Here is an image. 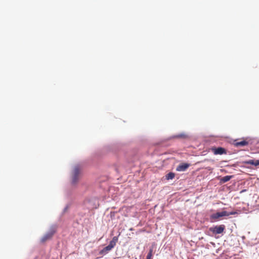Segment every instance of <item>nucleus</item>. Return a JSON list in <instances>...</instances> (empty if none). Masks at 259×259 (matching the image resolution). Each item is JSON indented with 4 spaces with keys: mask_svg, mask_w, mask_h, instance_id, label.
Wrapping results in <instances>:
<instances>
[{
    "mask_svg": "<svg viewBox=\"0 0 259 259\" xmlns=\"http://www.w3.org/2000/svg\"><path fill=\"white\" fill-rule=\"evenodd\" d=\"M236 212L235 211L228 212L227 211H223L222 212H218L215 213H213L210 216V220L211 222L218 221L220 220V218L229 216L230 215H233L236 214Z\"/></svg>",
    "mask_w": 259,
    "mask_h": 259,
    "instance_id": "1",
    "label": "nucleus"
},
{
    "mask_svg": "<svg viewBox=\"0 0 259 259\" xmlns=\"http://www.w3.org/2000/svg\"><path fill=\"white\" fill-rule=\"evenodd\" d=\"M80 168L78 166H76L73 168L72 174L71 183L72 185H76L79 179Z\"/></svg>",
    "mask_w": 259,
    "mask_h": 259,
    "instance_id": "2",
    "label": "nucleus"
},
{
    "mask_svg": "<svg viewBox=\"0 0 259 259\" xmlns=\"http://www.w3.org/2000/svg\"><path fill=\"white\" fill-rule=\"evenodd\" d=\"M225 229V226L224 225L216 226L209 228V231L214 234H219L222 233Z\"/></svg>",
    "mask_w": 259,
    "mask_h": 259,
    "instance_id": "3",
    "label": "nucleus"
},
{
    "mask_svg": "<svg viewBox=\"0 0 259 259\" xmlns=\"http://www.w3.org/2000/svg\"><path fill=\"white\" fill-rule=\"evenodd\" d=\"M56 232V229L52 228L41 239V242L44 243L52 238Z\"/></svg>",
    "mask_w": 259,
    "mask_h": 259,
    "instance_id": "4",
    "label": "nucleus"
},
{
    "mask_svg": "<svg viewBox=\"0 0 259 259\" xmlns=\"http://www.w3.org/2000/svg\"><path fill=\"white\" fill-rule=\"evenodd\" d=\"M211 151L215 155H222L227 153L226 150L222 147H213L211 148Z\"/></svg>",
    "mask_w": 259,
    "mask_h": 259,
    "instance_id": "5",
    "label": "nucleus"
},
{
    "mask_svg": "<svg viewBox=\"0 0 259 259\" xmlns=\"http://www.w3.org/2000/svg\"><path fill=\"white\" fill-rule=\"evenodd\" d=\"M189 166V164L188 163H183L179 165L176 168V170L178 171H185Z\"/></svg>",
    "mask_w": 259,
    "mask_h": 259,
    "instance_id": "6",
    "label": "nucleus"
},
{
    "mask_svg": "<svg viewBox=\"0 0 259 259\" xmlns=\"http://www.w3.org/2000/svg\"><path fill=\"white\" fill-rule=\"evenodd\" d=\"M248 144V142L246 140H242L240 142H238L237 141H235L234 145L236 147H243L246 146Z\"/></svg>",
    "mask_w": 259,
    "mask_h": 259,
    "instance_id": "7",
    "label": "nucleus"
},
{
    "mask_svg": "<svg viewBox=\"0 0 259 259\" xmlns=\"http://www.w3.org/2000/svg\"><path fill=\"white\" fill-rule=\"evenodd\" d=\"M118 241V237L114 236L113 237L112 240L110 242L108 246L112 249L116 245L117 242Z\"/></svg>",
    "mask_w": 259,
    "mask_h": 259,
    "instance_id": "8",
    "label": "nucleus"
},
{
    "mask_svg": "<svg viewBox=\"0 0 259 259\" xmlns=\"http://www.w3.org/2000/svg\"><path fill=\"white\" fill-rule=\"evenodd\" d=\"M112 249L108 245L100 251L99 254L101 255H105L108 253Z\"/></svg>",
    "mask_w": 259,
    "mask_h": 259,
    "instance_id": "9",
    "label": "nucleus"
},
{
    "mask_svg": "<svg viewBox=\"0 0 259 259\" xmlns=\"http://www.w3.org/2000/svg\"><path fill=\"white\" fill-rule=\"evenodd\" d=\"M233 177V176H226L220 179V182L221 183H225L230 181L231 179Z\"/></svg>",
    "mask_w": 259,
    "mask_h": 259,
    "instance_id": "10",
    "label": "nucleus"
},
{
    "mask_svg": "<svg viewBox=\"0 0 259 259\" xmlns=\"http://www.w3.org/2000/svg\"><path fill=\"white\" fill-rule=\"evenodd\" d=\"M175 174L173 172H169L168 174H167L165 176L166 179L168 180H172L175 178Z\"/></svg>",
    "mask_w": 259,
    "mask_h": 259,
    "instance_id": "11",
    "label": "nucleus"
},
{
    "mask_svg": "<svg viewBox=\"0 0 259 259\" xmlns=\"http://www.w3.org/2000/svg\"><path fill=\"white\" fill-rule=\"evenodd\" d=\"M247 163L250 164L257 166L259 165V160H250L247 162Z\"/></svg>",
    "mask_w": 259,
    "mask_h": 259,
    "instance_id": "12",
    "label": "nucleus"
},
{
    "mask_svg": "<svg viewBox=\"0 0 259 259\" xmlns=\"http://www.w3.org/2000/svg\"><path fill=\"white\" fill-rule=\"evenodd\" d=\"M155 246V243H153L149 249V251L148 252L149 254H151L153 255L154 248Z\"/></svg>",
    "mask_w": 259,
    "mask_h": 259,
    "instance_id": "13",
    "label": "nucleus"
},
{
    "mask_svg": "<svg viewBox=\"0 0 259 259\" xmlns=\"http://www.w3.org/2000/svg\"><path fill=\"white\" fill-rule=\"evenodd\" d=\"M175 137L176 138H186L187 137V136L185 134H179V135H176L175 136Z\"/></svg>",
    "mask_w": 259,
    "mask_h": 259,
    "instance_id": "14",
    "label": "nucleus"
},
{
    "mask_svg": "<svg viewBox=\"0 0 259 259\" xmlns=\"http://www.w3.org/2000/svg\"><path fill=\"white\" fill-rule=\"evenodd\" d=\"M153 255L148 253L146 259H152Z\"/></svg>",
    "mask_w": 259,
    "mask_h": 259,
    "instance_id": "15",
    "label": "nucleus"
}]
</instances>
